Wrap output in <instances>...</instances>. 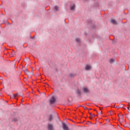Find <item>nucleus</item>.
<instances>
[{
    "mask_svg": "<svg viewBox=\"0 0 130 130\" xmlns=\"http://www.w3.org/2000/svg\"><path fill=\"white\" fill-rule=\"evenodd\" d=\"M62 127L63 129L64 130H69V127L68 125L66 123H62Z\"/></svg>",
    "mask_w": 130,
    "mask_h": 130,
    "instance_id": "nucleus-1",
    "label": "nucleus"
},
{
    "mask_svg": "<svg viewBox=\"0 0 130 130\" xmlns=\"http://www.w3.org/2000/svg\"><path fill=\"white\" fill-rule=\"evenodd\" d=\"M48 128L49 130H53V124L49 123L48 124Z\"/></svg>",
    "mask_w": 130,
    "mask_h": 130,
    "instance_id": "nucleus-2",
    "label": "nucleus"
},
{
    "mask_svg": "<svg viewBox=\"0 0 130 130\" xmlns=\"http://www.w3.org/2000/svg\"><path fill=\"white\" fill-rule=\"evenodd\" d=\"M54 102H55V98H54V96H52L51 99L50 100V104H53Z\"/></svg>",
    "mask_w": 130,
    "mask_h": 130,
    "instance_id": "nucleus-3",
    "label": "nucleus"
},
{
    "mask_svg": "<svg viewBox=\"0 0 130 130\" xmlns=\"http://www.w3.org/2000/svg\"><path fill=\"white\" fill-rule=\"evenodd\" d=\"M83 90V92H84V93H89V89L87 88L84 87Z\"/></svg>",
    "mask_w": 130,
    "mask_h": 130,
    "instance_id": "nucleus-4",
    "label": "nucleus"
},
{
    "mask_svg": "<svg viewBox=\"0 0 130 130\" xmlns=\"http://www.w3.org/2000/svg\"><path fill=\"white\" fill-rule=\"evenodd\" d=\"M85 70L86 71H89V70H91V66L89 65H86V66L85 67Z\"/></svg>",
    "mask_w": 130,
    "mask_h": 130,
    "instance_id": "nucleus-5",
    "label": "nucleus"
},
{
    "mask_svg": "<svg viewBox=\"0 0 130 130\" xmlns=\"http://www.w3.org/2000/svg\"><path fill=\"white\" fill-rule=\"evenodd\" d=\"M111 22L112 23V24H114L115 25H116L117 24L116 21H115V19H112Z\"/></svg>",
    "mask_w": 130,
    "mask_h": 130,
    "instance_id": "nucleus-6",
    "label": "nucleus"
},
{
    "mask_svg": "<svg viewBox=\"0 0 130 130\" xmlns=\"http://www.w3.org/2000/svg\"><path fill=\"white\" fill-rule=\"evenodd\" d=\"M18 96V93L13 94L11 96V98H16Z\"/></svg>",
    "mask_w": 130,
    "mask_h": 130,
    "instance_id": "nucleus-7",
    "label": "nucleus"
},
{
    "mask_svg": "<svg viewBox=\"0 0 130 130\" xmlns=\"http://www.w3.org/2000/svg\"><path fill=\"white\" fill-rule=\"evenodd\" d=\"M76 7V5L74 4L71 7V11H74L75 10V8Z\"/></svg>",
    "mask_w": 130,
    "mask_h": 130,
    "instance_id": "nucleus-8",
    "label": "nucleus"
},
{
    "mask_svg": "<svg viewBox=\"0 0 130 130\" xmlns=\"http://www.w3.org/2000/svg\"><path fill=\"white\" fill-rule=\"evenodd\" d=\"M54 9L55 11H57L59 10V7L58 6H54Z\"/></svg>",
    "mask_w": 130,
    "mask_h": 130,
    "instance_id": "nucleus-9",
    "label": "nucleus"
},
{
    "mask_svg": "<svg viewBox=\"0 0 130 130\" xmlns=\"http://www.w3.org/2000/svg\"><path fill=\"white\" fill-rule=\"evenodd\" d=\"M52 119H53V117L52 116V115H50L49 118V121H51Z\"/></svg>",
    "mask_w": 130,
    "mask_h": 130,
    "instance_id": "nucleus-10",
    "label": "nucleus"
},
{
    "mask_svg": "<svg viewBox=\"0 0 130 130\" xmlns=\"http://www.w3.org/2000/svg\"><path fill=\"white\" fill-rule=\"evenodd\" d=\"M24 73L26 75H28L29 74V71H28V70H25L24 71Z\"/></svg>",
    "mask_w": 130,
    "mask_h": 130,
    "instance_id": "nucleus-11",
    "label": "nucleus"
},
{
    "mask_svg": "<svg viewBox=\"0 0 130 130\" xmlns=\"http://www.w3.org/2000/svg\"><path fill=\"white\" fill-rule=\"evenodd\" d=\"M77 93L78 95H81V91L80 90H77Z\"/></svg>",
    "mask_w": 130,
    "mask_h": 130,
    "instance_id": "nucleus-12",
    "label": "nucleus"
},
{
    "mask_svg": "<svg viewBox=\"0 0 130 130\" xmlns=\"http://www.w3.org/2000/svg\"><path fill=\"white\" fill-rule=\"evenodd\" d=\"M90 115H91V116H92V117H94V116H95V114H92V113H89Z\"/></svg>",
    "mask_w": 130,
    "mask_h": 130,
    "instance_id": "nucleus-13",
    "label": "nucleus"
},
{
    "mask_svg": "<svg viewBox=\"0 0 130 130\" xmlns=\"http://www.w3.org/2000/svg\"><path fill=\"white\" fill-rule=\"evenodd\" d=\"M76 42H80V39H79V38L76 39Z\"/></svg>",
    "mask_w": 130,
    "mask_h": 130,
    "instance_id": "nucleus-14",
    "label": "nucleus"
},
{
    "mask_svg": "<svg viewBox=\"0 0 130 130\" xmlns=\"http://www.w3.org/2000/svg\"><path fill=\"white\" fill-rule=\"evenodd\" d=\"M110 62H114V60L113 59H110Z\"/></svg>",
    "mask_w": 130,
    "mask_h": 130,
    "instance_id": "nucleus-15",
    "label": "nucleus"
},
{
    "mask_svg": "<svg viewBox=\"0 0 130 130\" xmlns=\"http://www.w3.org/2000/svg\"><path fill=\"white\" fill-rule=\"evenodd\" d=\"M100 114H102V111H101L100 112Z\"/></svg>",
    "mask_w": 130,
    "mask_h": 130,
    "instance_id": "nucleus-16",
    "label": "nucleus"
},
{
    "mask_svg": "<svg viewBox=\"0 0 130 130\" xmlns=\"http://www.w3.org/2000/svg\"><path fill=\"white\" fill-rule=\"evenodd\" d=\"M83 108H84V109H87V108H86V107H83Z\"/></svg>",
    "mask_w": 130,
    "mask_h": 130,
    "instance_id": "nucleus-17",
    "label": "nucleus"
},
{
    "mask_svg": "<svg viewBox=\"0 0 130 130\" xmlns=\"http://www.w3.org/2000/svg\"><path fill=\"white\" fill-rule=\"evenodd\" d=\"M128 118L130 119V115L128 116Z\"/></svg>",
    "mask_w": 130,
    "mask_h": 130,
    "instance_id": "nucleus-18",
    "label": "nucleus"
},
{
    "mask_svg": "<svg viewBox=\"0 0 130 130\" xmlns=\"http://www.w3.org/2000/svg\"><path fill=\"white\" fill-rule=\"evenodd\" d=\"M70 76H71V77H72L73 76H72V74H70Z\"/></svg>",
    "mask_w": 130,
    "mask_h": 130,
    "instance_id": "nucleus-19",
    "label": "nucleus"
},
{
    "mask_svg": "<svg viewBox=\"0 0 130 130\" xmlns=\"http://www.w3.org/2000/svg\"><path fill=\"white\" fill-rule=\"evenodd\" d=\"M88 110H91V109H89Z\"/></svg>",
    "mask_w": 130,
    "mask_h": 130,
    "instance_id": "nucleus-20",
    "label": "nucleus"
},
{
    "mask_svg": "<svg viewBox=\"0 0 130 130\" xmlns=\"http://www.w3.org/2000/svg\"><path fill=\"white\" fill-rule=\"evenodd\" d=\"M123 116H121V117L122 118Z\"/></svg>",
    "mask_w": 130,
    "mask_h": 130,
    "instance_id": "nucleus-21",
    "label": "nucleus"
}]
</instances>
